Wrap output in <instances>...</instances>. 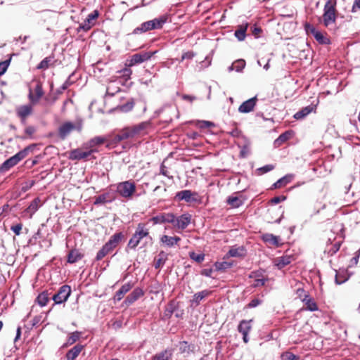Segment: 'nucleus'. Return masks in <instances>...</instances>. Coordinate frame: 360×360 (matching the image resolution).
Wrapping results in <instances>:
<instances>
[{"label":"nucleus","instance_id":"nucleus-8","mask_svg":"<svg viewBox=\"0 0 360 360\" xmlns=\"http://www.w3.org/2000/svg\"><path fill=\"white\" fill-rule=\"evenodd\" d=\"M174 199L176 201L184 200L186 202H200L199 195L197 192H193L191 190H183L177 192Z\"/></svg>","mask_w":360,"mask_h":360},{"label":"nucleus","instance_id":"nucleus-36","mask_svg":"<svg viewBox=\"0 0 360 360\" xmlns=\"http://www.w3.org/2000/svg\"><path fill=\"white\" fill-rule=\"evenodd\" d=\"M49 294L47 291H43L39 295L37 296L36 299V302L38 303L39 305L41 307H44L47 304L49 300Z\"/></svg>","mask_w":360,"mask_h":360},{"label":"nucleus","instance_id":"nucleus-17","mask_svg":"<svg viewBox=\"0 0 360 360\" xmlns=\"http://www.w3.org/2000/svg\"><path fill=\"white\" fill-rule=\"evenodd\" d=\"M257 101V97L251 98L243 102L238 108V110L243 113H248L254 110Z\"/></svg>","mask_w":360,"mask_h":360},{"label":"nucleus","instance_id":"nucleus-25","mask_svg":"<svg viewBox=\"0 0 360 360\" xmlns=\"http://www.w3.org/2000/svg\"><path fill=\"white\" fill-rule=\"evenodd\" d=\"M123 238L124 235L122 232L115 233L110 238L106 244L113 250Z\"/></svg>","mask_w":360,"mask_h":360},{"label":"nucleus","instance_id":"nucleus-24","mask_svg":"<svg viewBox=\"0 0 360 360\" xmlns=\"http://www.w3.org/2000/svg\"><path fill=\"white\" fill-rule=\"evenodd\" d=\"M149 229L146 227V224L139 223L137 225L134 235L141 240L143 238L149 236Z\"/></svg>","mask_w":360,"mask_h":360},{"label":"nucleus","instance_id":"nucleus-38","mask_svg":"<svg viewBox=\"0 0 360 360\" xmlns=\"http://www.w3.org/2000/svg\"><path fill=\"white\" fill-rule=\"evenodd\" d=\"M112 251V250L108 245H107V244L105 243L102 247V248L98 252L96 257V261L101 260L103 258H104L107 255L110 253Z\"/></svg>","mask_w":360,"mask_h":360},{"label":"nucleus","instance_id":"nucleus-31","mask_svg":"<svg viewBox=\"0 0 360 360\" xmlns=\"http://www.w3.org/2000/svg\"><path fill=\"white\" fill-rule=\"evenodd\" d=\"M210 293V291L205 290L194 294L193 300H191L192 304H195V306L199 305L201 300H203L205 297L209 296Z\"/></svg>","mask_w":360,"mask_h":360},{"label":"nucleus","instance_id":"nucleus-21","mask_svg":"<svg viewBox=\"0 0 360 360\" xmlns=\"http://www.w3.org/2000/svg\"><path fill=\"white\" fill-rule=\"evenodd\" d=\"M134 286V284L131 282H128L124 284L115 293L114 300L116 302L120 301Z\"/></svg>","mask_w":360,"mask_h":360},{"label":"nucleus","instance_id":"nucleus-32","mask_svg":"<svg viewBox=\"0 0 360 360\" xmlns=\"http://www.w3.org/2000/svg\"><path fill=\"white\" fill-rule=\"evenodd\" d=\"M292 135V132L291 131H287L283 134H281L275 141L274 146L275 147H279L282 144H283L285 141L289 140Z\"/></svg>","mask_w":360,"mask_h":360},{"label":"nucleus","instance_id":"nucleus-18","mask_svg":"<svg viewBox=\"0 0 360 360\" xmlns=\"http://www.w3.org/2000/svg\"><path fill=\"white\" fill-rule=\"evenodd\" d=\"M144 292L140 288H135L125 299L124 303L127 305H131L140 297L143 296Z\"/></svg>","mask_w":360,"mask_h":360},{"label":"nucleus","instance_id":"nucleus-16","mask_svg":"<svg viewBox=\"0 0 360 360\" xmlns=\"http://www.w3.org/2000/svg\"><path fill=\"white\" fill-rule=\"evenodd\" d=\"M246 255V250L243 246H233L230 248L226 255L224 257V259L230 257H244Z\"/></svg>","mask_w":360,"mask_h":360},{"label":"nucleus","instance_id":"nucleus-9","mask_svg":"<svg viewBox=\"0 0 360 360\" xmlns=\"http://www.w3.org/2000/svg\"><path fill=\"white\" fill-rule=\"evenodd\" d=\"M70 294V286L68 285H64L59 288L58 291L53 296L52 299L54 301L55 304H62L67 301Z\"/></svg>","mask_w":360,"mask_h":360},{"label":"nucleus","instance_id":"nucleus-3","mask_svg":"<svg viewBox=\"0 0 360 360\" xmlns=\"http://www.w3.org/2000/svg\"><path fill=\"white\" fill-rule=\"evenodd\" d=\"M136 191V186L134 181L131 180L120 182L116 186V191L117 193L126 198L131 199Z\"/></svg>","mask_w":360,"mask_h":360},{"label":"nucleus","instance_id":"nucleus-7","mask_svg":"<svg viewBox=\"0 0 360 360\" xmlns=\"http://www.w3.org/2000/svg\"><path fill=\"white\" fill-rule=\"evenodd\" d=\"M337 0H328L324 6L323 20L324 22H335L337 16Z\"/></svg>","mask_w":360,"mask_h":360},{"label":"nucleus","instance_id":"nucleus-26","mask_svg":"<svg viewBox=\"0 0 360 360\" xmlns=\"http://www.w3.org/2000/svg\"><path fill=\"white\" fill-rule=\"evenodd\" d=\"M106 141L104 137L96 136L84 143V146L86 149H94V147L103 144Z\"/></svg>","mask_w":360,"mask_h":360},{"label":"nucleus","instance_id":"nucleus-53","mask_svg":"<svg viewBox=\"0 0 360 360\" xmlns=\"http://www.w3.org/2000/svg\"><path fill=\"white\" fill-rule=\"evenodd\" d=\"M99 16V12L98 10H94L86 16L84 22H91L93 20H96Z\"/></svg>","mask_w":360,"mask_h":360},{"label":"nucleus","instance_id":"nucleus-29","mask_svg":"<svg viewBox=\"0 0 360 360\" xmlns=\"http://www.w3.org/2000/svg\"><path fill=\"white\" fill-rule=\"evenodd\" d=\"M55 62L54 56L51 55L43 59L37 65V68L39 70H46L50 66L54 65Z\"/></svg>","mask_w":360,"mask_h":360},{"label":"nucleus","instance_id":"nucleus-30","mask_svg":"<svg viewBox=\"0 0 360 360\" xmlns=\"http://www.w3.org/2000/svg\"><path fill=\"white\" fill-rule=\"evenodd\" d=\"M291 262L292 257L289 255H285L281 257H278L274 261L275 265L280 269L290 264Z\"/></svg>","mask_w":360,"mask_h":360},{"label":"nucleus","instance_id":"nucleus-11","mask_svg":"<svg viewBox=\"0 0 360 360\" xmlns=\"http://www.w3.org/2000/svg\"><path fill=\"white\" fill-rule=\"evenodd\" d=\"M191 218L189 213H184L178 217L174 214V222L172 224L176 229L184 230L191 224Z\"/></svg>","mask_w":360,"mask_h":360},{"label":"nucleus","instance_id":"nucleus-44","mask_svg":"<svg viewBox=\"0 0 360 360\" xmlns=\"http://www.w3.org/2000/svg\"><path fill=\"white\" fill-rule=\"evenodd\" d=\"M80 335L81 333L79 331H75L73 333H70L65 346L67 347L73 345L79 339Z\"/></svg>","mask_w":360,"mask_h":360},{"label":"nucleus","instance_id":"nucleus-13","mask_svg":"<svg viewBox=\"0 0 360 360\" xmlns=\"http://www.w3.org/2000/svg\"><path fill=\"white\" fill-rule=\"evenodd\" d=\"M34 94L30 91L28 95L29 99L32 104H35L39 102L40 98L44 96V92L43 90L42 83L40 81H37L36 86L34 89Z\"/></svg>","mask_w":360,"mask_h":360},{"label":"nucleus","instance_id":"nucleus-58","mask_svg":"<svg viewBox=\"0 0 360 360\" xmlns=\"http://www.w3.org/2000/svg\"><path fill=\"white\" fill-rule=\"evenodd\" d=\"M93 24H79V26L76 28L77 32H86L90 30L92 27Z\"/></svg>","mask_w":360,"mask_h":360},{"label":"nucleus","instance_id":"nucleus-5","mask_svg":"<svg viewBox=\"0 0 360 360\" xmlns=\"http://www.w3.org/2000/svg\"><path fill=\"white\" fill-rule=\"evenodd\" d=\"M28 152V148H25L22 150H20L15 155L11 157L8 160H6L1 166H0V172H5L9 170L11 167L16 165L20 160L24 159Z\"/></svg>","mask_w":360,"mask_h":360},{"label":"nucleus","instance_id":"nucleus-6","mask_svg":"<svg viewBox=\"0 0 360 360\" xmlns=\"http://www.w3.org/2000/svg\"><path fill=\"white\" fill-rule=\"evenodd\" d=\"M156 53V51H142L132 55L125 63L128 68L141 64L151 58V57Z\"/></svg>","mask_w":360,"mask_h":360},{"label":"nucleus","instance_id":"nucleus-50","mask_svg":"<svg viewBox=\"0 0 360 360\" xmlns=\"http://www.w3.org/2000/svg\"><path fill=\"white\" fill-rule=\"evenodd\" d=\"M290 182V178L288 176H284L280 179H278L276 182L273 184L274 188H280L283 186H285Z\"/></svg>","mask_w":360,"mask_h":360},{"label":"nucleus","instance_id":"nucleus-55","mask_svg":"<svg viewBox=\"0 0 360 360\" xmlns=\"http://www.w3.org/2000/svg\"><path fill=\"white\" fill-rule=\"evenodd\" d=\"M172 20V19L168 15H162V16L160 17L159 18H155L154 20H149L147 22H160V23H162V22H166L167 21L171 22Z\"/></svg>","mask_w":360,"mask_h":360},{"label":"nucleus","instance_id":"nucleus-40","mask_svg":"<svg viewBox=\"0 0 360 360\" xmlns=\"http://www.w3.org/2000/svg\"><path fill=\"white\" fill-rule=\"evenodd\" d=\"M303 302L304 303V304L306 306L305 309L307 310H309L311 311H315L319 309L318 306H317L316 302L314 301V300L309 297L306 298V300H304V301H303Z\"/></svg>","mask_w":360,"mask_h":360},{"label":"nucleus","instance_id":"nucleus-60","mask_svg":"<svg viewBox=\"0 0 360 360\" xmlns=\"http://www.w3.org/2000/svg\"><path fill=\"white\" fill-rule=\"evenodd\" d=\"M22 228V224L19 223V224H17L15 225H13L11 227V231H13V233L16 236H19L20 234V233H21Z\"/></svg>","mask_w":360,"mask_h":360},{"label":"nucleus","instance_id":"nucleus-62","mask_svg":"<svg viewBox=\"0 0 360 360\" xmlns=\"http://www.w3.org/2000/svg\"><path fill=\"white\" fill-rule=\"evenodd\" d=\"M252 34L258 38L260 37L261 33L262 32V30L257 26V24H254V27H251Z\"/></svg>","mask_w":360,"mask_h":360},{"label":"nucleus","instance_id":"nucleus-37","mask_svg":"<svg viewBox=\"0 0 360 360\" xmlns=\"http://www.w3.org/2000/svg\"><path fill=\"white\" fill-rule=\"evenodd\" d=\"M41 205V200L39 198H34L27 208V212L32 216L35 212L37 211Z\"/></svg>","mask_w":360,"mask_h":360},{"label":"nucleus","instance_id":"nucleus-64","mask_svg":"<svg viewBox=\"0 0 360 360\" xmlns=\"http://www.w3.org/2000/svg\"><path fill=\"white\" fill-rule=\"evenodd\" d=\"M359 11H360V0H354L352 7V11L357 12Z\"/></svg>","mask_w":360,"mask_h":360},{"label":"nucleus","instance_id":"nucleus-39","mask_svg":"<svg viewBox=\"0 0 360 360\" xmlns=\"http://www.w3.org/2000/svg\"><path fill=\"white\" fill-rule=\"evenodd\" d=\"M227 204L233 208H238L243 204V200L237 196H229L226 200Z\"/></svg>","mask_w":360,"mask_h":360},{"label":"nucleus","instance_id":"nucleus-1","mask_svg":"<svg viewBox=\"0 0 360 360\" xmlns=\"http://www.w3.org/2000/svg\"><path fill=\"white\" fill-rule=\"evenodd\" d=\"M151 127L150 121L142 122L138 124L124 127L116 136L119 141L132 139L146 133V131Z\"/></svg>","mask_w":360,"mask_h":360},{"label":"nucleus","instance_id":"nucleus-41","mask_svg":"<svg viewBox=\"0 0 360 360\" xmlns=\"http://www.w3.org/2000/svg\"><path fill=\"white\" fill-rule=\"evenodd\" d=\"M171 356L172 353L169 351L165 349L155 354L153 356L152 360H169Z\"/></svg>","mask_w":360,"mask_h":360},{"label":"nucleus","instance_id":"nucleus-15","mask_svg":"<svg viewBox=\"0 0 360 360\" xmlns=\"http://www.w3.org/2000/svg\"><path fill=\"white\" fill-rule=\"evenodd\" d=\"M150 221H152L153 224L169 223L174 222V214L173 213H162L160 215L155 216L150 219Z\"/></svg>","mask_w":360,"mask_h":360},{"label":"nucleus","instance_id":"nucleus-28","mask_svg":"<svg viewBox=\"0 0 360 360\" xmlns=\"http://www.w3.org/2000/svg\"><path fill=\"white\" fill-rule=\"evenodd\" d=\"M252 319L242 320L238 326V332L241 334H248L249 332L252 330Z\"/></svg>","mask_w":360,"mask_h":360},{"label":"nucleus","instance_id":"nucleus-56","mask_svg":"<svg viewBox=\"0 0 360 360\" xmlns=\"http://www.w3.org/2000/svg\"><path fill=\"white\" fill-rule=\"evenodd\" d=\"M198 125L201 129L210 128L215 126L214 122L205 120L199 121Z\"/></svg>","mask_w":360,"mask_h":360},{"label":"nucleus","instance_id":"nucleus-34","mask_svg":"<svg viewBox=\"0 0 360 360\" xmlns=\"http://www.w3.org/2000/svg\"><path fill=\"white\" fill-rule=\"evenodd\" d=\"M245 60L243 59L236 60L229 68V71L236 70V72H241L245 67Z\"/></svg>","mask_w":360,"mask_h":360},{"label":"nucleus","instance_id":"nucleus-52","mask_svg":"<svg viewBox=\"0 0 360 360\" xmlns=\"http://www.w3.org/2000/svg\"><path fill=\"white\" fill-rule=\"evenodd\" d=\"M281 357L282 360H298L299 359L298 356H296L295 354H294L293 353H292L290 352H283L281 354Z\"/></svg>","mask_w":360,"mask_h":360},{"label":"nucleus","instance_id":"nucleus-45","mask_svg":"<svg viewBox=\"0 0 360 360\" xmlns=\"http://www.w3.org/2000/svg\"><path fill=\"white\" fill-rule=\"evenodd\" d=\"M134 106V101L133 99L128 101L126 103L117 107V110L122 112H128L131 111Z\"/></svg>","mask_w":360,"mask_h":360},{"label":"nucleus","instance_id":"nucleus-43","mask_svg":"<svg viewBox=\"0 0 360 360\" xmlns=\"http://www.w3.org/2000/svg\"><path fill=\"white\" fill-rule=\"evenodd\" d=\"M233 264L232 262H217L214 263V266L217 271H225L231 268Z\"/></svg>","mask_w":360,"mask_h":360},{"label":"nucleus","instance_id":"nucleus-27","mask_svg":"<svg viewBox=\"0 0 360 360\" xmlns=\"http://www.w3.org/2000/svg\"><path fill=\"white\" fill-rule=\"evenodd\" d=\"M84 346L79 344L74 346L67 352V360H75L79 356Z\"/></svg>","mask_w":360,"mask_h":360},{"label":"nucleus","instance_id":"nucleus-35","mask_svg":"<svg viewBox=\"0 0 360 360\" xmlns=\"http://www.w3.org/2000/svg\"><path fill=\"white\" fill-rule=\"evenodd\" d=\"M248 24L241 25L235 31V36L239 41L245 39Z\"/></svg>","mask_w":360,"mask_h":360},{"label":"nucleus","instance_id":"nucleus-20","mask_svg":"<svg viewBox=\"0 0 360 360\" xmlns=\"http://www.w3.org/2000/svg\"><path fill=\"white\" fill-rule=\"evenodd\" d=\"M83 257L84 254H82L79 250L73 248L69 251L67 255V262L70 264H75L81 260Z\"/></svg>","mask_w":360,"mask_h":360},{"label":"nucleus","instance_id":"nucleus-42","mask_svg":"<svg viewBox=\"0 0 360 360\" xmlns=\"http://www.w3.org/2000/svg\"><path fill=\"white\" fill-rule=\"evenodd\" d=\"M313 110V107L308 105L304 108H302L301 110L296 112L294 115V117L296 120H300L306 117L307 115H309Z\"/></svg>","mask_w":360,"mask_h":360},{"label":"nucleus","instance_id":"nucleus-49","mask_svg":"<svg viewBox=\"0 0 360 360\" xmlns=\"http://www.w3.org/2000/svg\"><path fill=\"white\" fill-rule=\"evenodd\" d=\"M140 242L141 240L134 233L128 242L127 248L135 250L139 245Z\"/></svg>","mask_w":360,"mask_h":360},{"label":"nucleus","instance_id":"nucleus-63","mask_svg":"<svg viewBox=\"0 0 360 360\" xmlns=\"http://www.w3.org/2000/svg\"><path fill=\"white\" fill-rule=\"evenodd\" d=\"M286 199L285 196H275L273 198L271 199L270 202L271 204H278L281 202V201H283Z\"/></svg>","mask_w":360,"mask_h":360},{"label":"nucleus","instance_id":"nucleus-61","mask_svg":"<svg viewBox=\"0 0 360 360\" xmlns=\"http://www.w3.org/2000/svg\"><path fill=\"white\" fill-rule=\"evenodd\" d=\"M160 174L165 176H167V178H169L170 179H173V176H170L169 174V172H168L166 166L163 163L160 166Z\"/></svg>","mask_w":360,"mask_h":360},{"label":"nucleus","instance_id":"nucleus-22","mask_svg":"<svg viewBox=\"0 0 360 360\" xmlns=\"http://www.w3.org/2000/svg\"><path fill=\"white\" fill-rule=\"evenodd\" d=\"M167 259L168 254L165 251L161 250L154 259L153 266L156 269H160L164 266Z\"/></svg>","mask_w":360,"mask_h":360},{"label":"nucleus","instance_id":"nucleus-51","mask_svg":"<svg viewBox=\"0 0 360 360\" xmlns=\"http://www.w3.org/2000/svg\"><path fill=\"white\" fill-rule=\"evenodd\" d=\"M275 168V166L273 165H266L264 167L258 168L256 169V173L258 175H262L265 173H267Z\"/></svg>","mask_w":360,"mask_h":360},{"label":"nucleus","instance_id":"nucleus-33","mask_svg":"<svg viewBox=\"0 0 360 360\" xmlns=\"http://www.w3.org/2000/svg\"><path fill=\"white\" fill-rule=\"evenodd\" d=\"M160 28H162V24H141V27L136 28L134 32L136 34L139 32H144L148 30Z\"/></svg>","mask_w":360,"mask_h":360},{"label":"nucleus","instance_id":"nucleus-46","mask_svg":"<svg viewBox=\"0 0 360 360\" xmlns=\"http://www.w3.org/2000/svg\"><path fill=\"white\" fill-rule=\"evenodd\" d=\"M193 349H194V346L193 345L188 344V342L182 341L180 342L179 350H180L181 353L189 354V353L193 352Z\"/></svg>","mask_w":360,"mask_h":360},{"label":"nucleus","instance_id":"nucleus-54","mask_svg":"<svg viewBox=\"0 0 360 360\" xmlns=\"http://www.w3.org/2000/svg\"><path fill=\"white\" fill-rule=\"evenodd\" d=\"M189 256L191 259L197 262L198 263H201L205 259L204 254H196L194 252H191L189 253Z\"/></svg>","mask_w":360,"mask_h":360},{"label":"nucleus","instance_id":"nucleus-12","mask_svg":"<svg viewBox=\"0 0 360 360\" xmlns=\"http://www.w3.org/2000/svg\"><path fill=\"white\" fill-rule=\"evenodd\" d=\"M342 242V240H338L336 237H334L333 240L329 238L326 243V246L324 250L325 253L328 256L334 255L340 250Z\"/></svg>","mask_w":360,"mask_h":360},{"label":"nucleus","instance_id":"nucleus-47","mask_svg":"<svg viewBox=\"0 0 360 360\" xmlns=\"http://www.w3.org/2000/svg\"><path fill=\"white\" fill-rule=\"evenodd\" d=\"M112 200V198H110V194L108 193H105L96 197L94 204H104L105 202H110Z\"/></svg>","mask_w":360,"mask_h":360},{"label":"nucleus","instance_id":"nucleus-19","mask_svg":"<svg viewBox=\"0 0 360 360\" xmlns=\"http://www.w3.org/2000/svg\"><path fill=\"white\" fill-rule=\"evenodd\" d=\"M181 240V238L179 236H169L167 235H162L160 239V241L165 246L172 248L175 245H178Z\"/></svg>","mask_w":360,"mask_h":360},{"label":"nucleus","instance_id":"nucleus-48","mask_svg":"<svg viewBox=\"0 0 360 360\" xmlns=\"http://www.w3.org/2000/svg\"><path fill=\"white\" fill-rule=\"evenodd\" d=\"M36 127L34 126H27L25 129V134L20 137L21 139H26L27 138H32L34 134L36 132Z\"/></svg>","mask_w":360,"mask_h":360},{"label":"nucleus","instance_id":"nucleus-10","mask_svg":"<svg viewBox=\"0 0 360 360\" xmlns=\"http://www.w3.org/2000/svg\"><path fill=\"white\" fill-rule=\"evenodd\" d=\"M96 149H89L87 150H84L83 148H79L74 150H72L69 153L68 158L71 160H81L84 159H86L89 158L93 153L96 152Z\"/></svg>","mask_w":360,"mask_h":360},{"label":"nucleus","instance_id":"nucleus-2","mask_svg":"<svg viewBox=\"0 0 360 360\" xmlns=\"http://www.w3.org/2000/svg\"><path fill=\"white\" fill-rule=\"evenodd\" d=\"M82 127V121H78L76 123L70 121L64 122L58 129V136L60 140H65L72 131L76 130L80 132Z\"/></svg>","mask_w":360,"mask_h":360},{"label":"nucleus","instance_id":"nucleus-4","mask_svg":"<svg viewBox=\"0 0 360 360\" xmlns=\"http://www.w3.org/2000/svg\"><path fill=\"white\" fill-rule=\"evenodd\" d=\"M304 30L307 35L313 36L321 44H329L330 43L328 34L317 30L314 24H304Z\"/></svg>","mask_w":360,"mask_h":360},{"label":"nucleus","instance_id":"nucleus-23","mask_svg":"<svg viewBox=\"0 0 360 360\" xmlns=\"http://www.w3.org/2000/svg\"><path fill=\"white\" fill-rule=\"evenodd\" d=\"M262 238L264 242L269 245H274L276 247H278L282 245V243H281L280 237L274 236L271 233L263 234Z\"/></svg>","mask_w":360,"mask_h":360},{"label":"nucleus","instance_id":"nucleus-14","mask_svg":"<svg viewBox=\"0 0 360 360\" xmlns=\"http://www.w3.org/2000/svg\"><path fill=\"white\" fill-rule=\"evenodd\" d=\"M33 109L31 105H24L19 106L16 110V113L20 119L23 125L26 124L27 117L32 113Z\"/></svg>","mask_w":360,"mask_h":360},{"label":"nucleus","instance_id":"nucleus-57","mask_svg":"<svg viewBox=\"0 0 360 360\" xmlns=\"http://www.w3.org/2000/svg\"><path fill=\"white\" fill-rule=\"evenodd\" d=\"M296 294L297 297H299L302 302L304 301L306 298L309 297V294L303 288H298L296 291Z\"/></svg>","mask_w":360,"mask_h":360},{"label":"nucleus","instance_id":"nucleus-59","mask_svg":"<svg viewBox=\"0 0 360 360\" xmlns=\"http://www.w3.org/2000/svg\"><path fill=\"white\" fill-rule=\"evenodd\" d=\"M10 60H6L0 63V77L3 75L8 69Z\"/></svg>","mask_w":360,"mask_h":360}]
</instances>
